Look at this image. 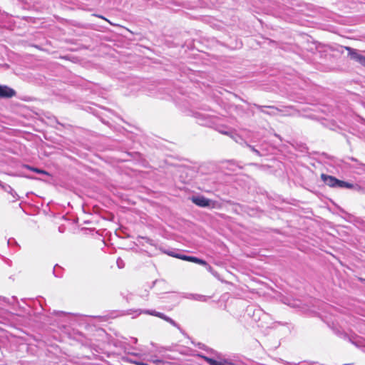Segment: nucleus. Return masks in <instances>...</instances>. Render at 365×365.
Returning a JSON list of instances; mask_svg holds the SVG:
<instances>
[{"mask_svg":"<svg viewBox=\"0 0 365 365\" xmlns=\"http://www.w3.org/2000/svg\"><path fill=\"white\" fill-rule=\"evenodd\" d=\"M146 312L148 314H150V315L155 316V317H157L158 318H160V319L168 322V323H170V324H171L173 325L175 324V322L171 318L167 317L166 315H165L163 313H160V312H156V311H148Z\"/></svg>","mask_w":365,"mask_h":365,"instance_id":"obj_5","label":"nucleus"},{"mask_svg":"<svg viewBox=\"0 0 365 365\" xmlns=\"http://www.w3.org/2000/svg\"><path fill=\"white\" fill-rule=\"evenodd\" d=\"M16 92L11 88L7 86L0 85V98H10L15 96Z\"/></svg>","mask_w":365,"mask_h":365,"instance_id":"obj_3","label":"nucleus"},{"mask_svg":"<svg viewBox=\"0 0 365 365\" xmlns=\"http://www.w3.org/2000/svg\"><path fill=\"white\" fill-rule=\"evenodd\" d=\"M188 257L189 256H187V255H175V257L182 259V260H185V261H188Z\"/></svg>","mask_w":365,"mask_h":365,"instance_id":"obj_9","label":"nucleus"},{"mask_svg":"<svg viewBox=\"0 0 365 365\" xmlns=\"http://www.w3.org/2000/svg\"><path fill=\"white\" fill-rule=\"evenodd\" d=\"M357 347L359 348H363L364 346H363V344H356Z\"/></svg>","mask_w":365,"mask_h":365,"instance_id":"obj_11","label":"nucleus"},{"mask_svg":"<svg viewBox=\"0 0 365 365\" xmlns=\"http://www.w3.org/2000/svg\"><path fill=\"white\" fill-rule=\"evenodd\" d=\"M97 16H98V18H101V19H103V20H105V21H108V22L110 24H111V25H115L114 24H113L112 22H110L108 19H107L106 18H105V17H104V16H103L97 15Z\"/></svg>","mask_w":365,"mask_h":365,"instance_id":"obj_10","label":"nucleus"},{"mask_svg":"<svg viewBox=\"0 0 365 365\" xmlns=\"http://www.w3.org/2000/svg\"><path fill=\"white\" fill-rule=\"evenodd\" d=\"M188 262H194V263H196V264H200V265H202V266H207L208 264L206 261L202 259H199L196 257H193V256H189L188 257Z\"/></svg>","mask_w":365,"mask_h":365,"instance_id":"obj_8","label":"nucleus"},{"mask_svg":"<svg viewBox=\"0 0 365 365\" xmlns=\"http://www.w3.org/2000/svg\"><path fill=\"white\" fill-rule=\"evenodd\" d=\"M257 108L262 113H264V114H267V115H274L275 113H272V112H267V111H265L263 110L264 108H271V109H273L276 111H278V112H280L282 111L279 108H277V107H274V106H256Z\"/></svg>","mask_w":365,"mask_h":365,"instance_id":"obj_7","label":"nucleus"},{"mask_svg":"<svg viewBox=\"0 0 365 365\" xmlns=\"http://www.w3.org/2000/svg\"><path fill=\"white\" fill-rule=\"evenodd\" d=\"M192 201L197 206L201 207H209L210 205V200L203 197V196H198V197H194L192 199Z\"/></svg>","mask_w":365,"mask_h":365,"instance_id":"obj_4","label":"nucleus"},{"mask_svg":"<svg viewBox=\"0 0 365 365\" xmlns=\"http://www.w3.org/2000/svg\"><path fill=\"white\" fill-rule=\"evenodd\" d=\"M320 177L323 182L330 187H341L348 189H352L354 187L353 184L340 180L331 175L322 173L321 174Z\"/></svg>","mask_w":365,"mask_h":365,"instance_id":"obj_1","label":"nucleus"},{"mask_svg":"<svg viewBox=\"0 0 365 365\" xmlns=\"http://www.w3.org/2000/svg\"><path fill=\"white\" fill-rule=\"evenodd\" d=\"M345 50L348 51V56L351 59L357 61L361 66H365V56L360 54L358 51L349 46H344Z\"/></svg>","mask_w":365,"mask_h":365,"instance_id":"obj_2","label":"nucleus"},{"mask_svg":"<svg viewBox=\"0 0 365 365\" xmlns=\"http://www.w3.org/2000/svg\"><path fill=\"white\" fill-rule=\"evenodd\" d=\"M34 170H35L36 173H41V171L39 170L38 169H34Z\"/></svg>","mask_w":365,"mask_h":365,"instance_id":"obj_13","label":"nucleus"},{"mask_svg":"<svg viewBox=\"0 0 365 365\" xmlns=\"http://www.w3.org/2000/svg\"><path fill=\"white\" fill-rule=\"evenodd\" d=\"M204 359L210 364V365H230V363L228 362L225 359H213L207 356H204Z\"/></svg>","mask_w":365,"mask_h":365,"instance_id":"obj_6","label":"nucleus"},{"mask_svg":"<svg viewBox=\"0 0 365 365\" xmlns=\"http://www.w3.org/2000/svg\"><path fill=\"white\" fill-rule=\"evenodd\" d=\"M161 361L159 360V359H157V360H153V363H160Z\"/></svg>","mask_w":365,"mask_h":365,"instance_id":"obj_12","label":"nucleus"}]
</instances>
